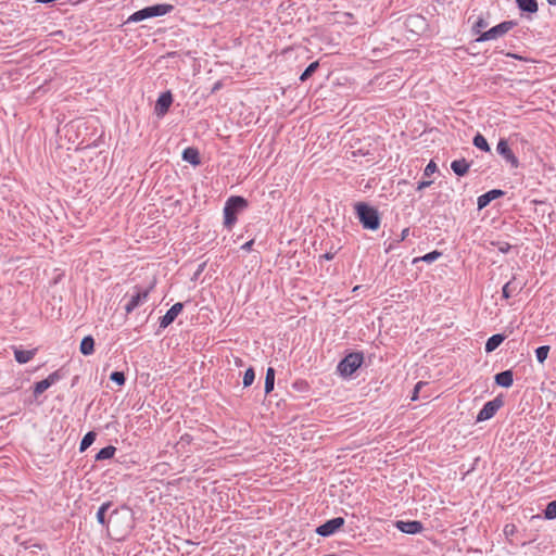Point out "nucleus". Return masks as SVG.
Here are the masks:
<instances>
[{
  "instance_id": "18",
  "label": "nucleus",
  "mask_w": 556,
  "mask_h": 556,
  "mask_svg": "<svg viewBox=\"0 0 556 556\" xmlns=\"http://www.w3.org/2000/svg\"><path fill=\"white\" fill-rule=\"evenodd\" d=\"M516 3L521 12L533 14L539 10L536 0H516Z\"/></svg>"
},
{
  "instance_id": "29",
  "label": "nucleus",
  "mask_w": 556,
  "mask_h": 556,
  "mask_svg": "<svg viewBox=\"0 0 556 556\" xmlns=\"http://www.w3.org/2000/svg\"><path fill=\"white\" fill-rule=\"evenodd\" d=\"M254 379H255L254 368L249 367L243 375V380H242L243 387L244 388L250 387L254 382Z\"/></svg>"
},
{
  "instance_id": "11",
  "label": "nucleus",
  "mask_w": 556,
  "mask_h": 556,
  "mask_svg": "<svg viewBox=\"0 0 556 556\" xmlns=\"http://www.w3.org/2000/svg\"><path fill=\"white\" fill-rule=\"evenodd\" d=\"M505 192L501 189H492L480 197H478L477 205L478 210L486 207L493 200L503 197Z\"/></svg>"
},
{
  "instance_id": "7",
  "label": "nucleus",
  "mask_w": 556,
  "mask_h": 556,
  "mask_svg": "<svg viewBox=\"0 0 556 556\" xmlns=\"http://www.w3.org/2000/svg\"><path fill=\"white\" fill-rule=\"evenodd\" d=\"M174 10V5L167 3H159L141 9V21L163 16Z\"/></svg>"
},
{
  "instance_id": "45",
  "label": "nucleus",
  "mask_w": 556,
  "mask_h": 556,
  "mask_svg": "<svg viewBox=\"0 0 556 556\" xmlns=\"http://www.w3.org/2000/svg\"><path fill=\"white\" fill-rule=\"evenodd\" d=\"M147 294H148V290L141 291V295H140L141 302L146 299Z\"/></svg>"
},
{
  "instance_id": "19",
  "label": "nucleus",
  "mask_w": 556,
  "mask_h": 556,
  "mask_svg": "<svg viewBox=\"0 0 556 556\" xmlns=\"http://www.w3.org/2000/svg\"><path fill=\"white\" fill-rule=\"evenodd\" d=\"M182 160L192 165H199L201 163L198 149L191 147L182 151Z\"/></svg>"
},
{
  "instance_id": "32",
  "label": "nucleus",
  "mask_w": 556,
  "mask_h": 556,
  "mask_svg": "<svg viewBox=\"0 0 556 556\" xmlns=\"http://www.w3.org/2000/svg\"><path fill=\"white\" fill-rule=\"evenodd\" d=\"M489 25V23L486 22L485 18L483 17H479L472 25V33L473 34H479V36L481 35V33H483L482 30L484 28H486Z\"/></svg>"
},
{
  "instance_id": "39",
  "label": "nucleus",
  "mask_w": 556,
  "mask_h": 556,
  "mask_svg": "<svg viewBox=\"0 0 556 556\" xmlns=\"http://www.w3.org/2000/svg\"><path fill=\"white\" fill-rule=\"evenodd\" d=\"M511 249V245L507 242L500 243L498 251L502 253H508Z\"/></svg>"
},
{
  "instance_id": "14",
  "label": "nucleus",
  "mask_w": 556,
  "mask_h": 556,
  "mask_svg": "<svg viewBox=\"0 0 556 556\" xmlns=\"http://www.w3.org/2000/svg\"><path fill=\"white\" fill-rule=\"evenodd\" d=\"M522 288H523V283L517 282L516 278L513 277L508 282H506L503 286L502 296L504 299H509L513 295L518 294L522 290Z\"/></svg>"
},
{
  "instance_id": "37",
  "label": "nucleus",
  "mask_w": 556,
  "mask_h": 556,
  "mask_svg": "<svg viewBox=\"0 0 556 556\" xmlns=\"http://www.w3.org/2000/svg\"><path fill=\"white\" fill-rule=\"evenodd\" d=\"M424 386H426V383H425V382H422V381H419V382L415 386L414 391H413V395H412V401H416V400L418 399L419 390H420Z\"/></svg>"
},
{
  "instance_id": "41",
  "label": "nucleus",
  "mask_w": 556,
  "mask_h": 556,
  "mask_svg": "<svg viewBox=\"0 0 556 556\" xmlns=\"http://www.w3.org/2000/svg\"><path fill=\"white\" fill-rule=\"evenodd\" d=\"M253 244H254V240H250V241L245 242L241 247V249L244 250V251H250L252 249Z\"/></svg>"
},
{
  "instance_id": "22",
  "label": "nucleus",
  "mask_w": 556,
  "mask_h": 556,
  "mask_svg": "<svg viewBox=\"0 0 556 556\" xmlns=\"http://www.w3.org/2000/svg\"><path fill=\"white\" fill-rule=\"evenodd\" d=\"M275 387V369L268 367L265 375V393L269 394Z\"/></svg>"
},
{
  "instance_id": "46",
  "label": "nucleus",
  "mask_w": 556,
  "mask_h": 556,
  "mask_svg": "<svg viewBox=\"0 0 556 556\" xmlns=\"http://www.w3.org/2000/svg\"><path fill=\"white\" fill-rule=\"evenodd\" d=\"M235 363H236L237 366H241L242 365V359L241 358H236Z\"/></svg>"
},
{
  "instance_id": "42",
  "label": "nucleus",
  "mask_w": 556,
  "mask_h": 556,
  "mask_svg": "<svg viewBox=\"0 0 556 556\" xmlns=\"http://www.w3.org/2000/svg\"><path fill=\"white\" fill-rule=\"evenodd\" d=\"M334 254H336V253L327 252V253H325V254L320 255V258H323V260H327V261H331V260L334 257Z\"/></svg>"
},
{
  "instance_id": "16",
  "label": "nucleus",
  "mask_w": 556,
  "mask_h": 556,
  "mask_svg": "<svg viewBox=\"0 0 556 556\" xmlns=\"http://www.w3.org/2000/svg\"><path fill=\"white\" fill-rule=\"evenodd\" d=\"M469 168H470V163L468 161H466V159L454 160L451 163V169L453 170V173L455 175H457L459 177L465 176L469 172Z\"/></svg>"
},
{
  "instance_id": "3",
  "label": "nucleus",
  "mask_w": 556,
  "mask_h": 556,
  "mask_svg": "<svg viewBox=\"0 0 556 556\" xmlns=\"http://www.w3.org/2000/svg\"><path fill=\"white\" fill-rule=\"evenodd\" d=\"M363 362L364 354L362 352H351L339 362L337 370L342 377H351Z\"/></svg>"
},
{
  "instance_id": "13",
  "label": "nucleus",
  "mask_w": 556,
  "mask_h": 556,
  "mask_svg": "<svg viewBox=\"0 0 556 556\" xmlns=\"http://www.w3.org/2000/svg\"><path fill=\"white\" fill-rule=\"evenodd\" d=\"M58 380H59L58 372H52L46 379L36 382L34 386L35 397L39 396L41 393H43L46 390H48Z\"/></svg>"
},
{
  "instance_id": "12",
  "label": "nucleus",
  "mask_w": 556,
  "mask_h": 556,
  "mask_svg": "<svg viewBox=\"0 0 556 556\" xmlns=\"http://www.w3.org/2000/svg\"><path fill=\"white\" fill-rule=\"evenodd\" d=\"M396 528L403 533L417 534L422 531L424 526L418 520H409V521L400 520L396 522Z\"/></svg>"
},
{
  "instance_id": "25",
  "label": "nucleus",
  "mask_w": 556,
  "mask_h": 556,
  "mask_svg": "<svg viewBox=\"0 0 556 556\" xmlns=\"http://www.w3.org/2000/svg\"><path fill=\"white\" fill-rule=\"evenodd\" d=\"M441 255H442V253L440 251L434 250L432 252L425 254L424 256L414 258L413 263L414 264H416L418 262L432 263V262L437 261Z\"/></svg>"
},
{
  "instance_id": "15",
  "label": "nucleus",
  "mask_w": 556,
  "mask_h": 556,
  "mask_svg": "<svg viewBox=\"0 0 556 556\" xmlns=\"http://www.w3.org/2000/svg\"><path fill=\"white\" fill-rule=\"evenodd\" d=\"M494 381L502 388H510L514 383V372L511 369L501 371L494 376Z\"/></svg>"
},
{
  "instance_id": "49",
  "label": "nucleus",
  "mask_w": 556,
  "mask_h": 556,
  "mask_svg": "<svg viewBox=\"0 0 556 556\" xmlns=\"http://www.w3.org/2000/svg\"><path fill=\"white\" fill-rule=\"evenodd\" d=\"M553 2H554V0H548V3H553Z\"/></svg>"
},
{
  "instance_id": "43",
  "label": "nucleus",
  "mask_w": 556,
  "mask_h": 556,
  "mask_svg": "<svg viewBox=\"0 0 556 556\" xmlns=\"http://www.w3.org/2000/svg\"><path fill=\"white\" fill-rule=\"evenodd\" d=\"M129 22H137L139 21V11L132 13L130 17L128 18Z\"/></svg>"
},
{
  "instance_id": "34",
  "label": "nucleus",
  "mask_w": 556,
  "mask_h": 556,
  "mask_svg": "<svg viewBox=\"0 0 556 556\" xmlns=\"http://www.w3.org/2000/svg\"><path fill=\"white\" fill-rule=\"evenodd\" d=\"M111 380L116 382L117 384H123L125 382V376L122 371H114L110 376Z\"/></svg>"
},
{
  "instance_id": "6",
  "label": "nucleus",
  "mask_w": 556,
  "mask_h": 556,
  "mask_svg": "<svg viewBox=\"0 0 556 556\" xmlns=\"http://www.w3.org/2000/svg\"><path fill=\"white\" fill-rule=\"evenodd\" d=\"M345 523L343 517H334L330 520H327L323 525L318 526L315 532L324 538H328L334 534L338 530H340Z\"/></svg>"
},
{
  "instance_id": "30",
  "label": "nucleus",
  "mask_w": 556,
  "mask_h": 556,
  "mask_svg": "<svg viewBox=\"0 0 556 556\" xmlns=\"http://www.w3.org/2000/svg\"><path fill=\"white\" fill-rule=\"evenodd\" d=\"M111 506V503H103L98 511H97V520L99 523H101L102 526L105 525V513L108 511V509L110 508Z\"/></svg>"
},
{
  "instance_id": "8",
  "label": "nucleus",
  "mask_w": 556,
  "mask_h": 556,
  "mask_svg": "<svg viewBox=\"0 0 556 556\" xmlns=\"http://www.w3.org/2000/svg\"><path fill=\"white\" fill-rule=\"evenodd\" d=\"M496 152L511 166V168H517L519 166V160L510 149L506 139H500L496 146Z\"/></svg>"
},
{
  "instance_id": "33",
  "label": "nucleus",
  "mask_w": 556,
  "mask_h": 556,
  "mask_svg": "<svg viewBox=\"0 0 556 556\" xmlns=\"http://www.w3.org/2000/svg\"><path fill=\"white\" fill-rule=\"evenodd\" d=\"M139 303V291H136L132 295L130 301L126 304L125 308L127 312L134 311Z\"/></svg>"
},
{
  "instance_id": "35",
  "label": "nucleus",
  "mask_w": 556,
  "mask_h": 556,
  "mask_svg": "<svg viewBox=\"0 0 556 556\" xmlns=\"http://www.w3.org/2000/svg\"><path fill=\"white\" fill-rule=\"evenodd\" d=\"M193 438L189 433H185L180 437V440L178 441L177 445H180L181 447H185L186 445L190 444L192 442Z\"/></svg>"
},
{
  "instance_id": "21",
  "label": "nucleus",
  "mask_w": 556,
  "mask_h": 556,
  "mask_svg": "<svg viewBox=\"0 0 556 556\" xmlns=\"http://www.w3.org/2000/svg\"><path fill=\"white\" fill-rule=\"evenodd\" d=\"M80 353L84 355H91L94 352V340L91 336L85 337L79 346Z\"/></svg>"
},
{
  "instance_id": "9",
  "label": "nucleus",
  "mask_w": 556,
  "mask_h": 556,
  "mask_svg": "<svg viewBox=\"0 0 556 556\" xmlns=\"http://www.w3.org/2000/svg\"><path fill=\"white\" fill-rule=\"evenodd\" d=\"M173 101V94L169 90L160 94L154 106V113L157 117H163L168 112Z\"/></svg>"
},
{
  "instance_id": "23",
  "label": "nucleus",
  "mask_w": 556,
  "mask_h": 556,
  "mask_svg": "<svg viewBox=\"0 0 556 556\" xmlns=\"http://www.w3.org/2000/svg\"><path fill=\"white\" fill-rule=\"evenodd\" d=\"M472 143L476 148L484 151V152H490L491 149H490V146L486 141V139L484 138L483 135H481L480 132H477L472 139Z\"/></svg>"
},
{
  "instance_id": "20",
  "label": "nucleus",
  "mask_w": 556,
  "mask_h": 556,
  "mask_svg": "<svg viewBox=\"0 0 556 556\" xmlns=\"http://www.w3.org/2000/svg\"><path fill=\"white\" fill-rule=\"evenodd\" d=\"M35 350H14V357L17 363L20 364H26L29 361H31L35 356Z\"/></svg>"
},
{
  "instance_id": "10",
  "label": "nucleus",
  "mask_w": 556,
  "mask_h": 556,
  "mask_svg": "<svg viewBox=\"0 0 556 556\" xmlns=\"http://www.w3.org/2000/svg\"><path fill=\"white\" fill-rule=\"evenodd\" d=\"M184 309V304L181 302L175 303L163 317L160 319V328H166L168 327L176 317L181 313Z\"/></svg>"
},
{
  "instance_id": "28",
  "label": "nucleus",
  "mask_w": 556,
  "mask_h": 556,
  "mask_svg": "<svg viewBox=\"0 0 556 556\" xmlns=\"http://www.w3.org/2000/svg\"><path fill=\"white\" fill-rule=\"evenodd\" d=\"M548 352H549L548 345H541L535 349V357L540 364H543L546 361V358L548 356Z\"/></svg>"
},
{
  "instance_id": "4",
  "label": "nucleus",
  "mask_w": 556,
  "mask_h": 556,
  "mask_svg": "<svg viewBox=\"0 0 556 556\" xmlns=\"http://www.w3.org/2000/svg\"><path fill=\"white\" fill-rule=\"evenodd\" d=\"M517 25L516 21H504L489 30H485L481 33V35L476 39L477 42H483L489 40L497 39L505 34H507L509 30H511Z\"/></svg>"
},
{
  "instance_id": "26",
  "label": "nucleus",
  "mask_w": 556,
  "mask_h": 556,
  "mask_svg": "<svg viewBox=\"0 0 556 556\" xmlns=\"http://www.w3.org/2000/svg\"><path fill=\"white\" fill-rule=\"evenodd\" d=\"M96 437H97L96 432H93V431L87 432L80 442L79 451L85 452L94 442Z\"/></svg>"
},
{
  "instance_id": "5",
  "label": "nucleus",
  "mask_w": 556,
  "mask_h": 556,
  "mask_svg": "<svg viewBox=\"0 0 556 556\" xmlns=\"http://www.w3.org/2000/svg\"><path fill=\"white\" fill-rule=\"evenodd\" d=\"M503 405L504 402L501 396L486 402L478 413L476 420L480 422L491 419Z\"/></svg>"
},
{
  "instance_id": "44",
  "label": "nucleus",
  "mask_w": 556,
  "mask_h": 556,
  "mask_svg": "<svg viewBox=\"0 0 556 556\" xmlns=\"http://www.w3.org/2000/svg\"><path fill=\"white\" fill-rule=\"evenodd\" d=\"M408 235H409V228L403 229L402 233H401V241L405 240Z\"/></svg>"
},
{
  "instance_id": "2",
  "label": "nucleus",
  "mask_w": 556,
  "mask_h": 556,
  "mask_svg": "<svg viewBox=\"0 0 556 556\" xmlns=\"http://www.w3.org/2000/svg\"><path fill=\"white\" fill-rule=\"evenodd\" d=\"M248 200L240 195H231L224 206V225L231 228L237 222V215L240 211L248 207Z\"/></svg>"
},
{
  "instance_id": "24",
  "label": "nucleus",
  "mask_w": 556,
  "mask_h": 556,
  "mask_svg": "<svg viewBox=\"0 0 556 556\" xmlns=\"http://www.w3.org/2000/svg\"><path fill=\"white\" fill-rule=\"evenodd\" d=\"M115 452H116V448L114 446H112V445L105 446L97 453L96 460L110 459L114 456Z\"/></svg>"
},
{
  "instance_id": "1",
  "label": "nucleus",
  "mask_w": 556,
  "mask_h": 556,
  "mask_svg": "<svg viewBox=\"0 0 556 556\" xmlns=\"http://www.w3.org/2000/svg\"><path fill=\"white\" fill-rule=\"evenodd\" d=\"M355 212L364 229L377 230L380 227V215L377 208L367 203L358 202L355 204Z\"/></svg>"
},
{
  "instance_id": "17",
  "label": "nucleus",
  "mask_w": 556,
  "mask_h": 556,
  "mask_svg": "<svg viewBox=\"0 0 556 556\" xmlns=\"http://www.w3.org/2000/svg\"><path fill=\"white\" fill-rule=\"evenodd\" d=\"M505 339H506V336L503 333H496V334L491 336L485 342V346H484L485 352L492 353L503 343V341Z\"/></svg>"
},
{
  "instance_id": "48",
  "label": "nucleus",
  "mask_w": 556,
  "mask_h": 556,
  "mask_svg": "<svg viewBox=\"0 0 556 556\" xmlns=\"http://www.w3.org/2000/svg\"><path fill=\"white\" fill-rule=\"evenodd\" d=\"M553 2H554V0H548V3H553Z\"/></svg>"
},
{
  "instance_id": "31",
  "label": "nucleus",
  "mask_w": 556,
  "mask_h": 556,
  "mask_svg": "<svg viewBox=\"0 0 556 556\" xmlns=\"http://www.w3.org/2000/svg\"><path fill=\"white\" fill-rule=\"evenodd\" d=\"M544 517L548 520L556 518V500L549 502L544 509Z\"/></svg>"
},
{
  "instance_id": "40",
  "label": "nucleus",
  "mask_w": 556,
  "mask_h": 556,
  "mask_svg": "<svg viewBox=\"0 0 556 556\" xmlns=\"http://www.w3.org/2000/svg\"><path fill=\"white\" fill-rule=\"evenodd\" d=\"M432 184L431 180H422V181H419L418 185H417V190L420 191V190H424L425 188H428L430 187Z\"/></svg>"
},
{
  "instance_id": "27",
  "label": "nucleus",
  "mask_w": 556,
  "mask_h": 556,
  "mask_svg": "<svg viewBox=\"0 0 556 556\" xmlns=\"http://www.w3.org/2000/svg\"><path fill=\"white\" fill-rule=\"evenodd\" d=\"M318 67H319L318 61L312 62L301 74L300 80L306 81L317 71Z\"/></svg>"
},
{
  "instance_id": "47",
  "label": "nucleus",
  "mask_w": 556,
  "mask_h": 556,
  "mask_svg": "<svg viewBox=\"0 0 556 556\" xmlns=\"http://www.w3.org/2000/svg\"><path fill=\"white\" fill-rule=\"evenodd\" d=\"M508 55H509V56H513V58H515V59H520V58H519L518 55H516V54H508Z\"/></svg>"
},
{
  "instance_id": "38",
  "label": "nucleus",
  "mask_w": 556,
  "mask_h": 556,
  "mask_svg": "<svg viewBox=\"0 0 556 556\" xmlns=\"http://www.w3.org/2000/svg\"><path fill=\"white\" fill-rule=\"evenodd\" d=\"M516 531V527L515 525L513 523H509V525H506L504 527V533L508 536V535H513Z\"/></svg>"
},
{
  "instance_id": "36",
  "label": "nucleus",
  "mask_w": 556,
  "mask_h": 556,
  "mask_svg": "<svg viewBox=\"0 0 556 556\" xmlns=\"http://www.w3.org/2000/svg\"><path fill=\"white\" fill-rule=\"evenodd\" d=\"M437 168H438L437 164L433 161H430L428 163V165L426 166V168H425L424 175L425 176H430L433 173H435Z\"/></svg>"
}]
</instances>
